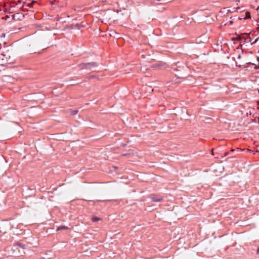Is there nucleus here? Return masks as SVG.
Wrapping results in <instances>:
<instances>
[{
    "mask_svg": "<svg viewBox=\"0 0 259 259\" xmlns=\"http://www.w3.org/2000/svg\"><path fill=\"white\" fill-rule=\"evenodd\" d=\"M101 219L99 218H98L97 217H94L92 218V220L93 222H97L98 221H100Z\"/></svg>",
    "mask_w": 259,
    "mask_h": 259,
    "instance_id": "obj_6",
    "label": "nucleus"
},
{
    "mask_svg": "<svg viewBox=\"0 0 259 259\" xmlns=\"http://www.w3.org/2000/svg\"><path fill=\"white\" fill-rule=\"evenodd\" d=\"M230 23H233V21L232 20H230Z\"/></svg>",
    "mask_w": 259,
    "mask_h": 259,
    "instance_id": "obj_14",
    "label": "nucleus"
},
{
    "mask_svg": "<svg viewBox=\"0 0 259 259\" xmlns=\"http://www.w3.org/2000/svg\"><path fill=\"white\" fill-rule=\"evenodd\" d=\"M240 9L239 7L237 8V9Z\"/></svg>",
    "mask_w": 259,
    "mask_h": 259,
    "instance_id": "obj_16",
    "label": "nucleus"
},
{
    "mask_svg": "<svg viewBox=\"0 0 259 259\" xmlns=\"http://www.w3.org/2000/svg\"><path fill=\"white\" fill-rule=\"evenodd\" d=\"M231 12V11L229 10H228L227 11V13H230Z\"/></svg>",
    "mask_w": 259,
    "mask_h": 259,
    "instance_id": "obj_10",
    "label": "nucleus"
},
{
    "mask_svg": "<svg viewBox=\"0 0 259 259\" xmlns=\"http://www.w3.org/2000/svg\"><path fill=\"white\" fill-rule=\"evenodd\" d=\"M68 229V227H66V226H59L57 229V231H59L60 230H63V229Z\"/></svg>",
    "mask_w": 259,
    "mask_h": 259,
    "instance_id": "obj_4",
    "label": "nucleus"
},
{
    "mask_svg": "<svg viewBox=\"0 0 259 259\" xmlns=\"http://www.w3.org/2000/svg\"><path fill=\"white\" fill-rule=\"evenodd\" d=\"M227 154H227V153H226L225 154V156H227Z\"/></svg>",
    "mask_w": 259,
    "mask_h": 259,
    "instance_id": "obj_13",
    "label": "nucleus"
},
{
    "mask_svg": "<svg viewBox=\"0 0 259 259\" xmlns=\"http://www.w3.org/2000/svg\"><path fill=\"white\" fill-rule=\"evenodd\" d=\"M258 38H259V37H257V38H256L255 39V40L253 42L251 43V44H255L257 41Z\"/></svg>",
    "mask_w": 259,
    "mask_h": 259,
    "instance_id": "obj_8",
    "label": "nucleus"
},
{
    "mask_svg": "<svg viewBox=\"0 0 259 259\" xmlns=\"http://www.w3.org/2000/svg\"><path fill=\"white\" fill-rule=\"evenodd\" d=\"M249 41V42H251V38H249V41Z\"/></svg>",
    "mask_w": 259,
    "mask_h": 259,
    "instance_id": "obj_12",
    "label": "nucleus"
},
{
    "mask_svg": "<svg viewBox=\"0 0 259 259\" xmlns=\"http://www.w3.org/2000/svg\"><path fill=\"white\" fill-rule=\"evenodd\" d=\"M242 38H243L240 37V36H239L238 38V39H242Z\"/></svg>",
    "mask_w": 259,
    "mask_h": 259,
    "instance_id": "obj_11",
    "label": "nucleus"
},
{
    "mask_svg": "<svg viewBox=\"0 0 259 259\" xmlns=\"http://www.w3.org/2000/svg\"><path fill=\"white\" fill-rule=\"evenodd\" d=\"M244 41H246V38H244Z\"/></svg>",
    "mask_w": 259,
    "mask_h": 259,
    "instance_id": "obj_15",
    "label": "nucleus"
},
{
    "mask_svg": "<svg viewBox=\"0 0 259 259\" xmlns=\"http://www.w3.org/2000/svg\"><path fill=\"white\" fill-rule=\"evenodd\" d=\"M25 247V245H13L11 247H9L8 248V250L10 251L9 249H11V252L10 253V255L12 256H17V255H22V253H21L20 251L19 248H21L22 249H24Z\"/></svg>",
    "mask_w": 259,
    "mask_h": 259,
    "instance_id": "obj_1",
    "label": "nucleus"
},
{
    "mask_svg": "<svg viewBox=\"0 0 259 259\" xmlns=\"http://www.w3.org/2000/svg\"><path fill=\"white\" fill-rule=\"evenodd\" d=\"M97 66V64L95 62L83 63L80 64V66L82 68L89 69L90 70H94Z\"/></svg>",
    "mask_w": 259,
    "mask_h": 259,
    "instance_id": "obj_2",
    "label": "nucleus"
},
{
    "mask_svg": "<svg viewBox=\"0 0 259 259\" xmlns=\"http://www.w3.org/2000/svg\"><path fill=\"white\" fill-rule=\"evenodd\" d=\"M163 197L160 195H152L151 196V199L153 201L159 202L162 199Z\"/></svg>",
    "mask_w": 259,
    "mask_h": 259,
    "instance_id": "obj_3",
    "label": "nucleus"
},
{
    "mask_svg": "<svg viewBox=\"0 0 259 259\" xmlns=\"http://www.w3.org/2000/svg\"><path fill=\"white\" fill-rule=\"evenodd\" d=\"M77 112H78L77 110H74L73 111H72V114L75 115L77 113Z\"/></svg>",
    "mask_w": 259,
    "mask_h": 259,
    "instance_id": "obj_7",
    "label": "nucleus"
},
{
    "mask_svg": "<svg viewBox=\"0 0 259 259\" xmlns=\"http://www.w3.org/2000/svg\"><path fill=\"white\" fill-rule=\"evenodd\" d=\"M11 79V77L9 76H5L3 77V80L7 81H10V79Z\"/></svg>",
    "mask_w": 259,
    "mask_h": 259,
    "instance_id": "obj_5",
    "label": "nucleus"
},
{
    "mask_svg": "<svg viewBox=\"0 0 259 259\" xmlns=\"http://www.w3.org/2000/svg\"><path fill=\"white\" fill-rule=\"evenodd\" d=\"M237 58L240 59L241 58V55H239L237 57Z\"/></svg>",
    "mask_w": 259,
    "mask_h": 259,
    "instance_id": "obj_9",
    "label": "nucleus"
}]
</instances>
